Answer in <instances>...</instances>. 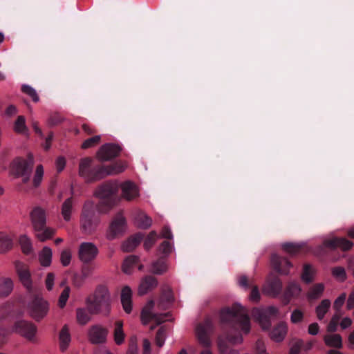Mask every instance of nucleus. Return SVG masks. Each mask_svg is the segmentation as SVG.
<instances>
[{"instance_id": "obj_1", "label": "nucleus", "mask_w": 354, "mask_h": 354, "mask_svg": "<svg viewBox=\"0 0 354 354\" xmlns=\"http://www.w3.org/2000/svg\"><path fill=\"white\" fill-rule=\"evenodd\" d=\"M120 185L116 180H107L99 185L93 192V196L100 201L96 209L100 214H109L120 203L118 191Z\"/></svg>"}, {"instance_id": "obj_2", "label": "nucleus", "mask_w": 354, "mask_h": 354, "mask_svg": "<svg viewBox=\"0 0 354 354\" xmlns=\"http://www.w3.org/2000/svg\"><path fill=\"white\" fill-rule=\"evenodd\" d=\"M86 304L91 315L109 317L111 310V299L108 287L102 284L97 286L93 293L86 299Z\"/></svg>"}, {"instance_id": "obj_3", "label": "nucleus", "mask_w": 354, "mask_h": 354, "mask_svg": "<svg viewBox=\"0 0 354 354\" xmlns=\"http://www.w3.org/2000/svg\"><path fill=\"white\" fill-rule=\"evenodd\" d=\"M220 319L221 323L238 326L245 333L250 332V322L248 310L239 304H234L231 307L222 309Z\"/></svg>"}, {"instance_id": "obj_4", "label": "nucleus", "mask_w": 354, "mask_h": 354, "mask_svg": "<svg viewBox=\"0 0 354 354\" xmlns=\"http://www.w3.org/2000/svg\"><path fill=\"white\" fill-rule=\"evenodd\" d=\"M30 217L35 237L41 242L51 239L55 230L46 227V215L45 210L40 207H35L30 213Z\"/></svg>"}, {"instance_id": "obj_5", "label": "nucleus", "mask_w": 354, "mask_h": 354, "mask_svg": "<svg viewBox=\"0 0 354 354\" xmlns=\"http://www.w3.org/2000/svg\"><path fill=\"white\" fill-rule=\"evenodd\" d=\"M94 204L91 201H86L82 207L80 223L84 234L90 235L97 229L99 218L96 217L93 208Z\"/></svg>"}, {"instance_id": "obj_6", "label": "nucleus", "mask_w": 354, "mask_h": 354, "mask_svg": "<svg viewBox=\"0 0 354 354\" xmlns=\"http://www.w3.org/2000/svg\"><path fill=\"white\" fill-rule=\"evenodd\" d=\"M28 315L36 322H40L48 314L49 304L41 295H35L28 306Z\"/></svg>"}, {"instance_id": "obj_7", "label": "nucleus", "mask_w": 354, "mask_h": 354, "mask_svg": "<svg viewBox=\"0 0 354 354\" xmlns=\"http://www.w3.org/2000/svg\"><path fill=\"white\" fill-rule=\"evenodd\" d=\"M127 229V219L124 216L123 210H120L113 216L106 230V238L112 241L118 237L122 236Z\"/></svg>"}, {"instance_id": "obj_8", "label": "nucleus", "mask_w": 354, "mask_h": 354, "mask_svg": "<svg viewBox=\"0 0 354 354\" xmlns=\"http://www.w3.org/2000/svg\"><path fill=\"white\" fill-rule=\"evenodd\" d=\"M12 331L29 341L33 340L37 331V326L31 322L25 319H19L15 322Z\"/></svg>"}, {"instance_id": "obj_9", "label": "nucleus", "mask_w": 354, "mask_h": 354, "mask_svg": "<svg viewBox=\"0 0 354 354\" xmlns=\"http://www.w3.org/2000/svg\"><path fill=\"white\" fill-rule=\"evenodd\" d=\"M213 324L210 317H206L203 323L197 325L196 335L199 343L205 348L211 346V340L208 333L212 332Z\"/></svg>"}, {"instance_id": "obj_10", "label": "nucleus", "mask_w": 354, "mask_h": 354, "mask_svg": "<svg viewBox=\"0 0 354 354\" xmlns=\"http://www.w3.org/2000/svg\"><path fill=\"white\" fill-rule=\"evenodd\" d=\"M109 329L101 324L91 326L87 331L88 342L92 344H102L107 341Z\"/></svg>"}, {"instance_id": "obj_11", "label": "nucleus", "mask_w": 354, "mask_h": 354, "mask_svg": "<svg viewBox=\"0 0 354 354\" xmlns=\"http://www.w3.org/2000/svg\"><path fill=\"white\" fill-rule=\"evenodd\" d=\"M121 147L114 143H106L102 145L96 153V158L100 161H109L118 156Z\"/></svg>"}, {"instance_id": "obj_12", "label": "nucleus", "mask_w": 354, "mask_h": 354, "mask_svg": "<svg viewBox=\"0 0 354 354\" xmlns=\"http://www.w3.org/2000/svg\"><path fill=\"white\" fill-rule=\"evenodd\" d=\"M99 250L97 246L91 242H84L80 244L78 250V257L84 263H88L97 256Z\"/></svg>"}, {"instance_id": "obj_13", "label": "nucleus", "mask_w": 354, "mask_h": 354, "mask_svg": "<svg viewBox=\"0 0 354 354\" xmlns=\"http://www.w3.org/2000/svg\"><path fill=\"white\" fill-rule=\"evenodd\" d=\"M270 264L277 273L282 275H288L290 272V268L292 267V264L287 258L280 257L277 254L271 255Z\"/></svg>"}, {"instance_id": "obj_14", "label": "nucleus", "mask_w": 354, "mask_h": 354, "mask_svg": "<svg viewBox=\"0 0 354 354\" xmlns=\"http://www.w3.org/2000/svg\"><path fill=\"white\" fill-rule=\"evenodd\" d=\"M15 267L16 273L19 277L20 282L28 290H30L32 288V283L31 279V274L28 266L24 263L23 262L17 261L15 262Z\"/></svg>"}, {"instance_id": "obj_15", "label": "nucleus", "mask_w": 354, "mask_h": 354, "mask_svg": "<svg viewBox=\"0 0 354 354\" xmlns=\"http://www.w3.org/2000/svg\"><path fill=\"white\" fill-rule=\"evenodd\" d=\"M120 187L121 189L120 199L123 198L127 201H132L139 196V188L132 181L126 180L120 185Z\"/></svg>"}, {"instance_id": "obj_16", "label": "nucleus", "mask_w": 354, "mask_h": 354, "mask_svg": "<svg viewBox=\"0 0 354 354\" xmlns=\"http://www.w3.org/2000/svg\"><path fill=\"white\" fill-rule=\"evenodd\" d=\"M158 286V281L153 275H146L143 277L138 288V295L144 296L151 292Z\"/></svg>"}, {"instance_id": "obj_17", "label": "nucleus", "mask_w": 354, "mask_h": 354, "mask_svg": "<svg viewBox=\"0 0 354 354\" xmlns=\"http://www.w3.org/2000/svg\"><path fill=\"white\" fill-rule=\"evenodd\" d=\"M282 290V282L275 274H270L267 279L266 286L264 288V292L270 296H277Z\"/></svg>"}, {"instance_id": "obj_18", "label": "nucleus", "mask_w": 354, "mask_h": 354, "mask_svg": "<svg viewBox=\"0 0 354 354\" xmlns=\"http://www.w3.org/2000/svg\"><path fill=\"white\" fill-rule=\"evenodd\" d=\"M31 169V163L21 158H15L12 163V169L19 177L28 176Z\"/></svg>"}, {"instance_id": "obj_19", "label": "nucleus", "mask_w": 354, "mask_h": 354, "mask_svg": "<svg viewBox=\"0 0 354 354\" xmlns=\"http://www.w3.org/2000/svg\"><path fill=\"white\" fill-rule=\"evenodd\" d=\"M144 236L145 234L142 232H138L130 236L122 243L121 245L122 250L124 252H131L133 251L141 243Z\"/></svg>"}, {"instance_id": "obj_20", "label": "nucleus", "mask_w": 354, "mask_h": 354, "mask_svg": "<svg viewBox=\"0 0 354 354\" xmlns=\"http://www.w3.org/2000/svg\"><path fill=\"white\" fill-rule=\"evenodd\" d=\"M252 315L263 330H268L271 326L270 317L265 310L254 308L252 311Z\"/></svg>"}, {"instance_id": "obj_21", "label": "nucleus", "mask_w": 354, "mask_h": 354, "mask_svg": "<svg viewBox=\"0 0 354 354\" xmlns=\"http://www.w3.org/2000/svg\"><path fill=\"white\" fill-rule=\"evenodd\" d=\"M301 291L300 285L295 281L290 282L286 288L283 293V302L285 305L290 303L292 298L299 296Z\"/></svg>"}, {"instance_id": "obj_22", "label": "nucleus", "mask_w": 354, "mask_h": 354, "mask_svg": "<svg viewBox=\"0 0 354 354\" xmlns=\"http://www.w3.org/2000/svg\"><path fill=\"white\" fill-rule=\"evenodd\" d=\"M127 168L124 163H115L110 166H102L97 169V173L102 176L118 175L122 173Z\"/></svg>"}, {"instance_id": "obj_23", "label": "nucleus", "mask_w": 354, "mask_h": 354, "mask_svg": "<svg viewBox=\"0 0 354 354\" xmlns=\"http://www.w3.org/2000/svg\"><path fill=\"white\" fill-rule=\"evenodd\" d=\"M335 236L324 239L322 244L315 248L314 253L316 255H324L329 252L335 251Z\"/></svg>"}, {"instance_id": "obj_24", "label": "nucleus", "mask_w": 354, "mask_h": 354, "mask_svg": "<svg viewBox=\"0 0 354 354\" xmlns=\"http://www.w3.org/2000/svg\"><path fill=\"white\" fill-rule=\"evenodd\" d=\"M288 332V326L286 322L279 323L270 333V337L276 342H282Z\"/></svg>"}, {"instance_id": "obj_25", "label": "nucleus", "mask_w": 354, "mask_h": 354, "mask_svg": "<svg viewBox=\"0 0 354 354\" xmlns=\"http://www.w3.org/2000/svg\"><path fill=\"white\" fill-rule=\"evenodd\" d=\"M168 270V264L167 259L164 257H160L157 260L153 261L151 264L149 272L156 275H162Z\"/></svg>"}, {"instance_id": "obj_26", "label": "nucleus", "mask_w": 354, "mask_h": 354, "mask_svg": "<svg viewBox=\"0 0 354 354\" xmlns=\"http://www.w3.org/2000/svg\"><path fill=\"white\" fill-rule=\"evenodd\" d=\"M134 225L140 229H148L152 225V219L144 212L138 210L133 218Z\"/></svg>"}, {"instance_id": "obj_27", "label": "nucleus", "mask_w": 354, "mask_h": 354, "mask_svg": "<svg viewBox=\"0 0 354 354\" xmlns=\"http://www.w3.org/2000/svg\"><path fill=\"white\" fill-rule=\"evenodd\" d=\"M132 290L129 286H124L121 291V303L124 312L127 314L132 311Z\"/></svg>"}, {"instance_id": "obj_28", "label": "nucleus", "mask_w": 354, "mask_h": 354, "mask_svg": "<svg viewBox=\"0 0 354 354\" xmlns=\"http://www.w3.org/2000/svg\"><path fill=\"white\" fill-rule=\"evenodd\" d=\"M42 178H23L22 182L17 185L19 192H28L37 188L41 183Z\"/></svg>"}, {"instance_id": "obj_29", "label": "nucleus", "mask_w": 354, "mask_h": 354, "mask_svg": "<svg viewBox=\"0 0 354 354\" xmlns=\"http://www.w3.org/2000/svg\"><path fill=\"white\" fill-rule=\"evenodd\" d=\"M174 301V296L171 288L168 285H162L158 306L165 307V304H170Z\"/></svg>"}, {"instance_id": "obj_30", "label": "nucleus", "mask_w": 354, "mask_h": 354, "mask_svg": "<svg viewBox=\"0 0 354 354\" xmlns=\"http://www.w3.org/2000/svg\"><path fill=\"white\" fill-rule=\"evenodd\" d=\"M13 281L10 277H0V297H8L12 291Z\"/></svg>"}, {"instance_id": "obj_31", "label": "nucleus", "mask_w": 354, "mask_h": 354, "mask_svg": "<svg viewBox=\"0 0 354 354\" xmlns=\"http://www.w3.org/2000/svg\"><path fill=\"white\" fill-rule=\"evenodd\" d=\"M113 339L117 345H121L124 342L125 333L123 330V322L118 320L114 324Z\"/></svg>"}, {"instance_id": "obj_32", "label": "nucleus", "mask_w": 354, "mask_h": 354, "mask_svg": "<svg viewBox=\"0 0 354 354\" xmlns=\"http://www.w3.org/2000/svg\"><path fill=\"white\" fill-rule=\"evenodd\" d=\"M59 339L60 342V349L62 351H66L71 342L69 328L66 324H65L61 329Z\"/></svg>"}, {"instance_id": "obj_33", "label": "nucleus", "mask_w": 354, "mask_h": 354, "mask_svg": "<svg viewBox=\"0 0 354 354\" xmlns=\"http://www.w3.org/2000/svg\"><path fill=\"white\" fill-rule=\"evenodd\" d=\"M324 341L329 347L340 348L342 346V337L339 334L326 335L324 337Z\"/></svg>"}, {"instance_id": "obj_34", "label": "nucleus", "mask_w": 354, "mask_h": 354, "mask_svg": "<svg viewBox=\"0 0 354 354\" xmlns=\"http://www.w3.org/2000/svg\"><path fill=\"white\" fill-rule=\"evenodd\" d=\"M52 260V250L50 248L45 246L39 254V261L44 267L50 266Z\"/></svg>"}, {"instance_id": "obj_35", "label": "nucleus", "mask_w": 354, "mask_h": 354, "mask_svg": "<svg viewBox=\"0 0 354 354\" xmlns=\"http://www.w3.org/2000/svg\"><path fill=\"white\" fill-rule=\"evenodd\" d=\"M139 260V257L136 255H130L127 257L122 264V272L126 274H130L133 266L136 264Z\"/></svg>"}, {"instance_id": "obj_36", "label": "nucleus", "mask_w": 354, "mask_h": 354, "mask_svg": "<svg viewBox=\"0 0 354 354\" xmlns=\"http://www.w3.org/2000/svg\"><path fill=\"white\" fill-rule=\"evenodd\" d=\"M330 301L328 299L322 300L316 307L315 313L319 320H322L329 310Z\"/></svg>"}, {"instance_id": "obj_37", "label": "nucleus", "mask_w": 354, "mask_h": 354, "mask_svg": "<svg viewBox=\"0 0 354 354\" xmlns=\"http://www.w3.org/2000/svg\"><path fill=\"white\" fill-rule=\"evenodd\" d=\"M73 210V197H69L62 205V215L66 221L71 220V215Z\"/></svg>"}, {"instance_id": "obj_38", "label": "nucleus", "mask_w": 354, "mask_h": 354, "mask_svg": "<svg viewBox=\"0 0 354 354\" xmlns=\"http://www.w3.org/2000/svg\"><path fill=\"white\" fill-rule=\"evenodd\" d=\"M14 130L17 133L24 136L28 135V130L26 125V119L24 116L20 115L17 118L14 124Z\"/></svg>"}, {"instance_id": "obj_39", "label": "nucleus", "mask_w": 354, "mask_h": 354, "mask_svg": "<svg viewBox=\"0 0 354 354\" xmlns=\"http://www.w3.org/2000/svg\"><path fill=\"white\" fill-rule=\"evenodd\" d=\"M85 308L76 309V319L77 323L81 326L86 325L91 319V317Z\"/></svg>"}, {"instance_id": "obj_40", "label": "nucleus", "mask_w": 354, "mask_h": 354, "mask_svg": "<svg viewBox=\"0 0 354 354\" xmlns=\"http://www.w3.org/2000/svg\"><path fill=\"white\" fill-rule=\"evenodd\" d=\"M335 250H341L342 251H348L351 250L353 245V242L348 241L344 237L335 236Z\"/></svg>"}, {"instance_id": "obj_41", "label": "nucleus", "mask_w": 354, "mask_h": 354, "mask_svg": "<svg viewBox=\"0 0 354 354\" xmlns=\"http://www.w3.org/2000/svg\"><path fill=\"white\" fill-rule=\"evenodd\" d=\"M12 247V239L6 234L0 232V253L10 250Z\"/></svg>"}, {"instance_id": "obj_42", "label": "nucleus", "mask_w": 354, "mask_h": 354, "mask_svg": "<svg viewBox=\"0 0 354 354\" xmlns=\"http://www.w3.org/2000/svg\"><path fill=\"white\" fill-rule=\"evenodd\" d=\"M158 238V235L155 230L151 231L144 240L143 247L145 250L149 251L155 245Z\"/></svg>"}, {"instance_id": "obj_43", "label": "nucleus", "mask_w": 354, "mask_h": 354, "mask_svg": "<svg viewBox=\"0 0 354 354\" xmlns=\"http://www.w3.org/2000/svg\"><path fill=\"white\" fill-rule=\"evenodd\" d=\"M324 286L323 283H316L308 291L307 297L309 299H318L323 293Z\"/></svg>"}, {"instance_id": "obj_44", "label": "nucleus", "mask_w": 354, "mask_h": 354, "mask_svg": "<svg viewBox=\"0 0 354 354\" xmlns=\"http://www.w3.org/2000/svg\"><path fill=\"white\" fill-rule=\"evenodd\" d=\"M171 251L172 247L170 242L168 241H164L162 242L156 250L157 255L162 254V257H164L165 259H167Z\"/></svg>"}, {"instance_id": "obj_45", "label": "nucleus", "mask_w": 354, "mask_h": 354, "mask_svg": "<svg viewBox=\"0 0 354 354\" xmlns=\"http://www.w3.org/2000/svg\"><path fill=\"white\" fill-rule=\"evenodd\" d=\"M167 336V328L165 326H160L157 330L155 337V343L157 346L161 348L165 343Z\"/></svg>"}, {"instance_id": "obj_46", "label": "nucleus", "mask_w": 354, "mask_h": 354, "mask_svg": "<svg viewBox=\"0 0 354 354\" xmlns=\"http://www.w3.org/2000/svg\"><path fill=\"white\" fill-rule=\"evenodd\" d=\"M282 249L290 254H296L299 252L303 247V245L295 244L293 243H285L281 245Z\"/></svg>"}, {"instance_id": "obj_47", "label": "nucleus", "mask_w": 354, "mask_h": 354, "mask_svg": "<svg viewBox=\"0 0 354 354\" xmlns=\"http://www.w3.org/2000/svg\"><path fill=\"white\" fill-rule=\"evenodd\" d=\"M19 243H20V245L21 248V250L24 254H28L31 252V251H32L31 242L27 236H26V235L21 236L19 238Z\"/></svg>"}, {"instance_id": "obj_48", "label": "nucleus", "mask_w": 354, "mask_h": 354, "mask_svg": "<svg viewBox=\"0 0 354 354\" xmlns=\"http://www.w3.org/2000/svg\"><path fill=\"white\" fill-rule=\"evenodd\" d=\"M101 136L97 135L85 140L82 144V149H86L93 148L100 142Z\"/></svg>"}, {"instance_id": "obj_49", "label": "nucleus", "mask_w": 354, "mask_h": 354, "mask_svg": "<svg viewBox=\"0 0 354 354\" xmlns=\"http://www.w3.org/2000/svg\"><path fill=\"white\" fill-rule=\"evenodd\" d=\"M126 354H138V338L136 335H132L129 337Z\"/></svg>"}, {"instance_id": "obj_50", "label": "nucleus", "mask_w": 354, "mask_h": 354, "mask_svg": "<svg viewBox=\"0 0 354 354\" xmlns=\"http://www.w3.org/2000/svg\"><path fill=\"white\" fill-rule=\"evenodd\" d=\"M93 162V159L89 157H86L81 159L79 169L81 175H84L87 173L88 169L90 168L91 163Z\"/></svg>"}, {"instance_id": "obj_51", "label": "nucleus", "mask_w": 354, "mask_h": 354, "mask_svg": "<svg viewBox=\"0 0 354 354\" xmlns=\"http://www.w3.org/2000/svg\"><path fill=\"white\" fill-rule=\"evenodd\" d=\"M154 316H156V314L151 313L149 310L147 309V308H144L140 314V319L142 324L147 325L150 321L153 319Z\"/></svg>"}, {"instance_id": "obj_52", "label": "nucleus", "mask_w": 354, "mask_h": 354, "mask_svg": "<svg viewBox=\"0 0 354 354\" xmlns=\"http://www.w3.org/2000/svg\"><path fill=\"white\" fill-rule=\"evenodd\" d=\"M21 90L24 93L29 95L34 102H37L39 101V96L35 88L29 85L24 84L21 86Z\"/></svg>"}, {"instance_id": "obj_53", "label": "nucleus", "mask_w": 354, "mask_h": 354, "mask_svg": "<svg viewBox=\"0 0 354 354\" xmlns=\"http://www.w3.org/2000/svg\"><path fill=\"white\" fill-rule=\"evenodd\" d=\"M301 279L306 283H309L313 281V277L311 275V266L310 264L304 265Z\"/></svg>"}, {"instance_id": "obj_54", "label": "nucleus", "mask_w": 354, "mask_h": 354, "mask_svg": "<svg viewBox=\"0 0 354 354\" xmlns=\"http://www.w3.org/2000/svg\"><path fill=\"white\" fill-rule=\"evenodd\" d=\"M69 294L70 288L68 286H66L59 295L58 300V305L61 308H63L66 306V301L69 297Z\"/></svg>"}, {"instance_id": "obj_55", "label": "nucleus", "mask_w": 354, "mask_h": 354, "mask_svg": "<svg viewBox=\"0 0 354 354\" xmlns=\"http://www.w3.org/2000/svg\"><path fill=\"white\" fill-rule=\"evenodd\" d=\"M71 260V251L70 249H66L61 252L60 262L63 266H68Z\"/></svg>"}, {"instance_id": "obj_56", "label": "nucleus", "mask_w": 354, "mask_h": 354, "mask_svg": "<svg viewBox=\"0 0 354 354\" xmlns=\"http://www.w3.org/2000/svg\"><path fill=\"white\" fill-rule=\"evenodd\" d=\"M85 281V279L80 274L75 272L72 275L71 282L74 287L80 288Z\"/></svg>"}, {"instance_id": "obj_57", "label": "nucleus", "mask_w": 354, "mask_h": 354, "mask_svg": "<svg viewBox=\"0 0 354 354\" xmlns=\"http://www.w3.org/2000/svg\"><path fill=\"white\" fill-rule=\"evenodd\" d=\"M304 319V313L299 309H295L292 311L290 320L293 324H297L302 322Z\"/></svg>"}, {"instance_id": "obj_58", "label": "nucleus", "mask_w": 354, "mask_h": 354, "mask_svg": "<svg viewBox=\"0 0 354 354\" xmlns=\"http://www.w3.org/2000/svg\"><path fill=\"white\" fill-rule=\"evenodd\" d=\"M249 299L251 301L258 303L261 299V295L257 286H253L249 296Z\"/></svg>"}, {"instance_id": "obj_59", "label": "nucleus", "mask_w": 354, "mask_h": 354, "mask_svg": "<svg viewBox=\"0 0 354 354\" xmlns=\"http://www.w3.org/2000/svg\"><path fill=\"white\" fill-rule=\"evenodd\" d=\"M346 298V294L343 292L335 300L333 303V308L335 310H341V308L344 305Z\"/></svg>"}, {"instance_id": "obj_60", "label": "nucleus", "mask_w": 354, "mask_h": 354, "mask_svg": "<svg viewBox=\"0 0 354 354\" xmlns=\"http://www.w3.org/2000/svg\"><path fill=\"white\" fill-rule=\"evenodd\" d=\"M303 346V340L297 339L290 348L289 354H299Z\"/></svg>"}, {"instance_id": "obj_61", "label": "nucleus", "mask_w": 354, "mask_h": 354, "mask_svg": "<svg viewBox=\"0 0 354 354\" xmlns=\"http://www.w3.org/2000/svg\"><path fill=\"white\" fill-rule=\"evenodd\" d=\"M255 352H256V354H268L266 353L265 344L262 340L258 339L256 342Z\"/></svg>"}, {"instance_id": "obj_62", "label": "nucleus", "mask_w": 354, "mask_h": 354, "mask_svg": "<svg viewBox=\"0 0 354 354\" xmlns=\"http://www.w3.org/2000/svg\"><path fill=\"white\" fill-rule=\"evenodd\" d=\"M332 274L334 277L340 278L342 280H344L346 278L345 270L342 267H335L333 268Z\"/></svg>"}, {"instance_id": "obj_63", "label": "nucleus", "mask_w": 354, "mask_h": 354, "mask_svg": "<svg viewBox=\"0 0 354 354\" xmlns=\"http://www.w3.org/2000/svg\"><path fill=\"white\" fill-rule=\"evenodd\" d=\"M55 274L53 272H48L47 274L45 283L48 290H51L54 285Z\"/></svg>"}, {"instance_id": "obj_64", "label": "nucleus", "mask_w": 354, "mask_h": 354, "mask_svg": "<svg viewBox=\"0 0 354 354\" xmlns=\"http://www.w3.org/2000/svg\"><path fill=\"white\" fill-rule=\"evenodd\" d=\"M217 344L221 354H227L230 351L229 350L227 344L225 340L219 339Z\"/></svg>"}]
</instances>
